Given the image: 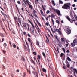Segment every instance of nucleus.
<instances>
[{
	"instance_id": "1",
	"label": "nucleus",
	"mask_w": 77,
	"mask_h": 77,
	"mask_svg": "<svg viewBox=\"0 0 77 77\" xmlns=\"http://www.w3.org/2000/svg\"><path fill=\"white\" fill-rule=\"evenodd\" d=\"M71 6V3H68L65 4L64 5L62 6L63 9H68L70 8Z\"/></svg>"
},
{
	"instance_id": "2",
	"label": "nucleus",
	"mask_w": 77,
	"mask_h": 77,
	"mask_svg": "<svg viewBox=\"0 0 77 77\" xmlns=\"http://www.w3.org/2000/svg\"><path fill=\"white\" fill-rule=\"evenodd\" d=\"M65 30L66 33H67V34L68 35L70 34V33H71V29H70L69 27H65Z\"/></svg>"
},
{
	"instance_id": "3",
	"label": "nucleus",
	"mask_w": 77,
	"mask_h": 77,
	"mask_svg": "<svg viewBox=\"0 0 77 77\" xmlns=\"http://www.w3.org/2000/svg\"><path fill=\"white\" fill-rule=\"evenodd\" d=\"M54 11H55V12H56V13H57V14L58 15H59V16H61V14H60V11H59V10H56V9H54Z\"/></svg>"
},
{
	"instance_id": "4",
	"label": "nucleus",
	"mask_w": 77,
	"mask_h": 77,
	"mask_svg": "<svg viewBox=\"0 0 77 77\" xmlns=\"http://www.w3.org/2000/svg\"><path fill=\"white\" fill-rule=\"evenodd\" d=\"M23 25L24 27H25V29L26 30V29H27V28L26 27V26H27V23H23Z\"/></svg>"
},
{
	"instance_id": "5",
	"label": "nucleus",
	"mask_w": 77,
	"mask_h": 77,
	"mask_svg": "<svg viewBox=\"0 0 77 77\" xmlns=\"http://www.w3.org/2000/svg\"><path fill=\"white\" fill-rule=\"evenodd\" d=\"M32 74H34V75H36V76L35 77H38V73L36 72H34V71H33L32 72Z\"/></svg>"
},
{
	"instance_id": "6",
	"label": "nucleus",
	"mask_w": 77,
	"mask_h": 77,
	"mask_svg": "<svg viewBox=\"0 0 77 77\" xmlns=\"http://www.w3.org/2000/svg\"><path fill=\"white\" fill-rule=\"evenodd\" d=\"M34 30H35V28L33 27H31L30 28V31L32 33H34Z\"/></svg>"
},
{
	"instance_id": "7",
	"label": "nucleus",
	"mask_w": 77,
	"mask_h": 77,
	"mask_svg": "<svg viewBox=\"0 0 77 77\" xmlns=\"http://www.w3.org/2000/svg\"><path fill=\"white\" fill-rule=\"evenodd\" d=\"M65 18H66V19H67L69 21H70L71 19H70V18H69V16H65Z\"/></svg>"
},
{
	"instance_id": "8",
	"label": "nucleus",
	"mask_w": 77,
	"mask_h": 77,
	"mask_svg": "<svg viewBox=\"0 0 77 77\" xmlns=\"http://www.w3.org/2000/svg\"><path fill=\"white\" fill-rule=\"evenodd\" d=\"M28 5L29 6V8H30L31 10L33 9V7H32V5L30 4L29 3H28Z\"/></svg>"
},
{
	"instance_id": "9",
	"label": "nucleus",
	"mask_w": 77,
	"mask_h": 77,
	"mask_svg": "<svg viewBox=\"0 0 77 77\" xmlns=\"http://www.w3.org/2000/svg\"><path fill=\"white\" fill-rule=\"evenodd\" d=\"M28 20L29 21V22L31 24L32 26V27H34V25H33V23H32V22H31L29 19H28Z\"/></svg>"
},
{
	"instance_id": "10",
	"label": "nucleus",
	"mask_w": 77,
	"mask_h": 77,
	"mask_svg": "<svg viewBox=\"0 0 77 77\" xmlns=\"http://www.w3.org/2000/svg\"><path fill=\"white\" fill-rule=\"evenodd\" d=\"M18 21L19 23H20V24L21 25V19L20 18H18Z\"/></svg>"
},
{
	"instance_id": "11",
	"label": "nucleus",
	"mask_w": 77,
	"mask_h": 77,
	"mask_svg": "<svg viewBox=\"0 0 77 77\" xmlns=\"http://www.w3.org/2000/svg\"><path fill=\"white\" fill-rule=\"evenodd\" d=\"M71 45L72 46V47H74V46L75 45V43L73 42V43H71Z\"/></svg>"
},
{
	"instance_id": "12",
	"label": "nucleus",
	"mask_w": 77,
	"mask_h": 77,
	"mask_svg": "<svg viewBox=\"0 0 77 77\" xmlns=\"http://www.w3.org/2000/svg\"><path fill=\"white\" fill-rule=\"evenodd\" d=\"M60 30H61V29L60 28H59L58 30H59L58 31V33L60 35H61L62 33H61V31H60Z\"/></svg>"
},
{
	"instance_id": "13",
	"label": "nucleus",
	"mask_w": 77,
	"mask_h": 77,
	"mask_svg": "<svg viewBox=\"0 0 77 77\" xmlns=\"http://www.w3.org/2000/svg\"><path fill=\"white\" fill-rule=\"evenodd\" d=\"M0 35L1 37H2V38H3L4 37H5V35L3 34V33H0Z\"/></svg>"
},
{
	"instance_id": "14",
	"label": "nucleus",
	"mask_w": 77,
	"mask_h": 77,
	"mask_svg": "<svg viewBox=\"0 0 77 77\" xmlns=\"http://www.w3.org/2000/svg\"><path fill=\"white\" fill-rule=\"evenodd\" d=\"M42 70H43V72H45V73H46L47 71H46V69H45L44 68H43L42 69Z\"/></svg>"
},
{
	"instance_id": "15",
	"label": "nucleus",
	"mask_w": 77,
	"mask_h": 77,
	"mask_svg": "<svg viewBox=\"0 0 77 77\" xmlns=\"http://www.w3.org/2000/svg\"><path fill=\"white\" fill-rule=\"evenodd\" d=\"M36 44L37 45H39V42L38 41H36Z\"/></svg>"
},
{
	"instance_id": "16",
	"label": "nucleus",
	"mask_w": 77,
	"mask_h": 77,
	"mask_svg": "<svg viewBox=\"0 0 77 77\" xmlns=\"http://www.w3.org/2000/svg\"><path fill=\"white\" fill-rule=\"evenodd\" d=\"M51 18H54V14H53V13H51Z\"/></svg>"
},
{
	"instance_id": "17",
	"label": "nucleus",
	"mask_w": 77,
	"mask_h": 77,
	"mask_svg": "<svg viewBox=\"0 0 77 77\" xmlns=\"http://www.w3.org/2000/svg\"><path fill=\"white\" fill-rule=\"evenodd\" d=\"M67 59L69 62H70V61H71V60L69 57H67Z\"/></svg>"
},
{
	"instance_id": "18",
	"label": "nucleus",
	"mask_w": 77,
	"mask_h": 77,
	"mask_svg": "<svg viewBox=\"0 0 77 77\" xmlns=\"http://www.w3.org/2000/svg\"><path fill=\"white\" fill-rule=\"evenodd\" d=\"M59 3H60V4H63V2H62V1L60 0L59 1Z\"/></svg>"
},
{
	"instance_id": "19",
	"label": "nucleus",
	"mask_w": 77,
	"mask_h": 77,
	"mask_svg": "<svg viewBox=\"0 0 77 77\" xmlns=\"http://www.w3.org/2000/svg\"><path fill=\"white\" fill-rule=\"evenodd\" d=\"M54 30H55V31H56V32H59V30H58V29L57 28H54Z\"/></svg>"
},
{
	"instance_id": "20",
	"label": "nucleus",
	"mask_w": 77,
	"mask_h": 77,
	"mask_svg": "<svg viewBox=\"0 0 77 77\" xmlns=\"http://www.w3.org/2000/svg\"><path fill=\"white\" fill-rule=\"evenodd\" d=\"M61 40L62 42H65V39L63 38H61Z\"/></svg>"
},
{
	"instance_id": "21",
	"label": "nucleus",
	"mask_w": 77,
	"mask_h": 77,
	"mask_svg": "<svg viewBox=\"0 0 77 77\" xmlns=\"http://www.w3.org/2000/svg\"><path fill=\"white\" fill-rule=\"evenodd\" d=\"M41 13L42 15H44V13H43V12L42 11V10H40Z\"/></svg>"
},
{
	"instance_id": "22",
	"label": "nucleus",
	"mask_w": 77,
	"mask_h": 77,
	"mask_svg": "<svg viewBox=\"0 0 77 77\" xmlns=\"http://www.w3.org/2000/svg\"><path fill=\"white\" fill-rule=\"evenodd\" d=\"M28 40L29 42H30V43H31L32 42H31V39H30V38H28Z\"/></svg>"
},
{
	"instance_id": "23",
	"label": "nucleus",
	"mask_w": 77,
	"mask_h": 77,
	"mask_svg": "<svg viewBox=\"0 0 77 77\" xmlns=\"http://www.w3.org/2000/svg\"><path fill=\"white\" fill-rule=\"evenodd\" d=\"M73 42H74L75 43H76L77 42V39H75L73 41Z\"/></svg>"
},
{
	"instance_id": "24",
	"label": "nucleus",
	"mask_w": 77,
	"mask_h": 77,
	"mask_svg": "<svg viewBox=\"0 0 77 77\" xmlns=\"http://www.w3.org/2000/svg\"><path fill=\"white\" fill-rule=\"evenodd\" d=\"M36 11H35V10H34L33 11V15H34V14H36Z\"/></svg>"
},
{
	"instance_id": "25",
	"label": "nucleus",
	"mask_w": 77,
	"mask_h": 77,
	"mask_svg": "<svg viewBox=\"0 0 77 77\" xmlns=\"http://www.w3.org/2000/svg\"><path fill=\"white\" fill-rule=\"evenodd\" d=\"M52 4L53 6H55V3H54V1H52Z\"/></svg>"
},
{
	"instance_id": "26",
	"label": "nucleus",
	"mask_w": 77,
	"mask_h": 77,
	"mask_svg": "<svg viewBox=\"0 0 77 77\" xmlns=\"http://www.w3.org/2000/svg\"><path fill=\"white\" fill-rule=\"evenodd\" d=\"M1 12L2 14L3 15H4L5 18V14H4L3 13V12H2V11H1Z\"/></svg>"
},
{
	"instance_id": "27",
	"label": "nucleus",
	"mask_w": 77,
	"mask_h": 77,
	"mask_svg": "<svg viewBox=\"0 0 77 77\" xmlns=\"http://www.w3.org/2000/svg\"><path fill=\"white\" fill-rule=\"evenodd\" d=\"M34 15L35 16V17H36L37 18H38V16L36 15V14H34Z\"/></svg>"
},
{
	"instance_id": "28",
	"label": "nucleus",
	"mask_w": 77,
	"mask_h": 77,
	"mask_svg": "<svg viewBox=\"0 0 77 77\" xmlns=\"http://www.w3.org/2000/svg\"><path fill=\"white\" fill-rule=\"evenodd\" d=\"M7 45L6 44V43H4V46H5V48H6V46H7Z\"/></svg>"
},
{
	"instance_id": "29",
	"label": "nucleus",
	"mask_w": 77,
	"mask_h": 77,
	"mask_svg": "<svg viewBox=\"0 0 77 77\" xmlns=\"http://www.w3.org/2000/svg\"><path fill=\"white\" fill-rule=\"evenodd\" d=\"M51 20H52V21L53 23V25H54V20H53V19H52Z\"/></svg>"
},
{
	"instance_id": "30",
	"label": "nucleus",
	"mask_w": 77,
	"mask_h": 77,
	"mask_svg": "<svg viewBox=\"0 0 77 77\" xmlns=\"http://www.w3.org/2000/svg\"><path fill=\"white\" fill-rule=\"evenodd\" d=\"M49 13H50V11H49V10L47 11L46 12V14H49Z\"/></svg>"
},
{
	"instance_id": "31",
	"label": "nucleus",
	"mask_w": 77,
	"mask_h": 77,
	"mask_svg": "<svg viewBox=\"0 0 77 77\" xmlns=\"http://www.w3.org/2000/svg\"><path fill=\"white\" fill-rule=\"evenodd\" d=\"M27 26H28V30H29V24H27Z\"/></svg>"
},
{
	"instance_id": "32",
	"label": "nucleus",
	"mask_w": 77,
	"mask_h": 77,
	"mask_svg": "<svg viewBox=\"0 0 77 77\" xmlns=\"http://www.w3.org/2000/svg\"><path fill=\"white\" fill-rule=\"evenodd\" d=\"M62 50H63L64 53H65V48H62Z\"/></svg>"
},
{
	"instance_id": "33",
	"label": "nucleus",
	"mask_w": 77,
	"mask_h": 77,
	"mask_svg": "<svg viewBox=\"0 0 77 77\" xmlns=\"http://www.w3.org/2000/svg\"><path fill=\"white\" fill-rule=\"evenodd\" d=\"M16 47H17V46H16V45H15V44H13L14 48H16Z\"/></svg>"
},
{
	"instance_id": "34",
	"label": "nucleus",
	"mask_w": 77,
	"mask_h": 77,
	"mask_svg": "<svg viewBox=\"0 0 77 77\" xmlns=\"http://www.w3.org/2000/svg\"><path fill=\"white\" fill-rule=\"evenodd\" d=\"M56 23H58V24H59V21H58V20H56Z\"/></svg>"
},
{
	"instance_id": "35",
	"label": "nucleus",
	"mask_w": 77,
	"mask_h": 77,
	"mask_svg": "<svg viewBox=\"0 0 77 77\" xmlns=\"http://www.w3.org/2000/svg\"><path fill=\"white\" fill-rule=\"evenodd\" d=\"M42 54L43 56H44V57H45V53H44V52L42 53Z\"/></svg>"
},
{
	"instance_id": "36",
	"label": "nucleus",
	"mask_w": 77,
	"mask_h": 77,
	"mask_svg": "<svg viewBox=\"0 0 77 77\" xmlns=\"http://www.w3.org/2000/svg\"><path fill=\"white\" fill-rule=\"evenodd\" d=\"M74 71H75L76 72V73L77 74V71L76 69H74Z\"/></svg>"
},
{
	"instance_id": "37",
	"label": "nucleus",
	"mask_w": 77,
	"mask_h": 77,
	"mask_svg": "<svg viewBox=\"0 0 77 77\" xmlns=\"http://www.w3.org/2000/svg\"><path fill=\"white\" fill-rule=\"evenodd\" d=\"M5 15L6 17L7 18H8L9 15H8V14H6Z\"/></svg>"
},
{
	"instance_id": "38",
	"label": "nucleus",
	"mask_w": 77,
	"mask_h": 77,
	"mask_svg": "<svg viewBox=\"0 0 77 77\" xmlns=\"http://www.w3.org/2000/svg\"><path fill=\"white\" fill-rule=\"evenodd\" d=\"M33 54H34V55L36 56V53L35 52H33Z\"/></svg>"
},
{
	"instance_id": "39",
	"label": "nucleus",
	"mask_w": 77,
	"mask_h": 77,
	"mask_svg": "<svg viewBox=\"0 0 77 77\" xmlns=\"http://www.w3.org/2000/svg\"><path fill=\"white\" fill-rule=\"evenodd\" d=\"M46 41L48 43V42H49V40H48V39H47L46 40Z\"/></svg>"
},
{
	"instance_id": "40",
	"label": "nucleus",
	"mask_w": 77,
	"mask_h": 77,
	"mask_svg": "<svg viewBox=\"0 0 77 77\" xmlns=\"http://www.w3.org/2000/svg\"><path fill=\"white\" fill-rule=\"evenodd\" d=\"M66 63L67 65L68 64H69V63L67 61H66Z\"/></svg>"
},
{
	"instance_id": "41",
	"label": "nucleus",
	"mask_w": 77,
	"mask_h": 77,
	"mask_svg": "<svg viewBox=\"0 0 77 77\" xmlns=\"http://www.w3.org/2000/svg\"><path fill=\"white\" fill-rule=\"evenodd\" d=\"M48 62H49L50 61V57H49V58L48 57Z\"/></svg>"
},
{
	"instance_id": "42",
	"label": "nucleus",
	"mask_w": 77,
	"mask_h": 77,
	"mask_svg": "<svg viewBox=\"0 0 77 77\" xmlns=\"http://www.w3.org/2000/svg\"><path fill=\"white\" fill-rule=\"evenodd\" d=\"M64 55L63 54V53H61V57H62V56H63V55Z\"/></svg>"
},
{
	"instance_id": "43",
	"label": "nucleus",
	"mask_w": 77,
	"mask_h": 77,
	"mask_svg": "<svg viewBox=\"0 0 77 77\" xmlns=\"http://www.w3.org/2000/svg\"><path fill=\"white\" fill-rule=\"evenodd\" d=\"M69 66H70V65L69 64H67V66L68 68H69Z\"/></svg>"
},
{
	"instance_id": "44",
	"label": "nucleus",
	"mask_w": 77,
	"mask_h": 77,
	"mask_svg": "<svg viewBox=\"0 0 77 77\" xmlns=\"http://www.w3.org/2000/svg\"><path fill=\"white\" fill-rule=\"evenodd\" d=\"M26 74L25 73H23V77H24L25 75H26Z\"/></svg>"
},
{
	"instance_id": "45",
	"label": "nucleus",
	"mask_w": 77,
	"mask_h": 77,
	"mask_svg": "<svg viewBox=\"0 0 77 77\" xmlns=\"http://www.w3.org/2000/svg\"><path fill=\"white\" fill-rule=\"evenodd\" d=\"M48 17H46V20H48Z\"/></svg>"
},
{
	"instance_id": "46",
	"label": "nucleus",
	"mask_w": 77,
	"mask_h": 77,
	"mask_svg": "<svg viewBox=\"0 0 77 77\" xmlns=\"http://www.w3.org/2000/svg\"><path fill=\"white\" fill-rule=\"evenodd\" d=\"M38 57L39 59H41V57H40V55H39L38 56Z\"/></svg>"
},
{
	"instance_id": "47",
	"label": "nucleus",
	"mask_w": 77,
	"mask_h": 77,
	"mask_svg": "<svg viewBox=\"0 0 77 77\" xmlns=\"http://www.w3.org/2000/svg\"><path fill=\"white\" fill-rule=\"evenodd\" d=\"M31 43V46L32 48L33 47V45L32 44V42L31 43Z\"/></svg>"
},
{
	"instance_id": "48",
	"label": "nucleus",
	"mask_w": 77,
	"mask_h": 77,
	"mask_svg": "<svg viewBox=\"0 0 77 77\" xmlns=\"http://www.w3.org/2000/svg\"><path fill=\"white\" fill-rule=\"evenodd\" d=\"M57 51H58V52L59 53V48H58V47H57Z\"/></svg>"
},
{
	"instance_id": "49",
	"label": "nucleus",
	"mask_w": 77,
	"mask_h": 77,
	"mask_svg": "<svg viewBox=\"0 0 77 77\" xmlns=\"http://www.w3.org/2000/svg\"><path fill=\"white\" fill-rule=\"evenodd\" d=\"M17 3H18V4H20V1H17Z\"/></svg>"
},
{
	"instance_id": "50",
	"label": "nucleus",
	"mask_w": 77,
	"mask_h": 77,
	"mask_svg": "<svg viewBox=\"0 0 77 77\" xmlns=\"http://www.w3.org/2000/svg\"><path fill=\"white\" fill-rule=\"evenodd\" d=\"M24 3H23L24 5L25 6H26V2H24Z\"/></svg>"
},
{
	"instance_id": "51",
	"label": "nucleus",
	"mask_w": 77,
	"mask_h": 77,
	"mask_svg": "<svg viewBox=\"0 0 77 77\" xmlns=\"http://www.w3.org/2000/svg\"><path fill=\"white\" fill-rule=\"evenodd\" d=\"M22 60H25L24 59V57H22Z\"/></svg>"
},
{
	"instance_id": "52",
	"label": "nucleus",
	"mask_w": 77,
	"mask_h": 77,
	"mask_svg": "<svg viewBox=\"0 0 77 77\" xmlns=\"http://www.w3.org/2000/svg\"><path fill=\"white\" fill-rule=\"evenodd\" d=\"M5 40V39L3 38L2 39V40L1 41L2 42H3V41Z\"/></svg>"
},
{
	"instance_id": "53",
	"label": "nucleus",
	"mask_w": 77,
	"mask_h": 77,
	"mask_svg": "<svg viewBox=\"0 0 77 77\" xmlns=\"http://www.w3.org/2000/svg\"><path fill=\"white\" fill-rule=\"evenodd\" d=\"M66 52L67 53H69V50H67L66 51Z\"/></svg>"
},
{
	"instance_id": "54",
	"label": "nucleus",
	"mask_w": 77,
	"mask_h": 77,
	"mask_svg": "<svg viewBox=\"0 0 77 77\" xmlns=\"http://www.w3.org/2000/svg\"><path fill=\"white\" fill-rule=\"evenodd\" d=\"M70 23H73V20H72L71 21H70Z\"/></svg>"
},
{
	"instance_id": "55",
	"label": "nucleus",
	"mask_w": 77,
	"mask_h": 77,
	"mask_svg": "<svg viewBox=\"0 0 77 77\" xmlns=\"http://www.w3.org/2000/svg\"><path fill=\"white\" fill-rule=\"evenodd\" d=\"M28 36H29V37H31L30 35V34H28Z\"/></svg>"
},
{
	"instance_id": "56",
	"label": "nucleus",
	"mask_w": 77,
	"mask_h": 77,
	"mask_svg": "<svg viewBox=\"0 0 77 77\" xmlns=\"http://www.w3.org/2000/svg\"><path fill=\"white\" fill-rule=\"evenodd\" d=\"M46 26H48V23H46Z\"/></svg>"
},
{
	"instance_id": "57",
	"label": "nucleus",
	"mask_w": 77,
	"mask_h": 77,
	"mask_svg": "<svg viewBox=\"0 0 77 77\" xmlns=\"http://www.w3.org/2000/svg\"><path fill=\"white\" fill-rule=\"evenodd\" d=\"M72 6H73V7H75V4H73V5H72Z\"/></svg>"
},
{
	"instance_id": "58",
	"label": "nucleus",
	"mask_w": 77,
	"mask_h": 77,
	"mask_svg": "<svg viewBox=\"0 0 77 77\" xmlns=\"http://www.w3.org/2000/svg\"><path fill=\"white\" fill-rule=\"evenodd\" d=\"M70 15L72 17V13H70Z\"/></svg>"
},
{
	"instance_id": "59",
	"label": "nucleus",
	"mask_w": 77,
	"mask_h": 77,
	"mask_svg": "<svg viewBox=\"0 0 77 77\" xmlns=\"http://www.w3.org/2000/svg\"><path fill=\"white\" fill-rule=\"evenodd\" d=\"M31 17H32V18L34 17H33V15H32V14H31Z\"/></svg>"
},
{
	"instance_id": "60",
	"label": "nucleus",
	"mask_w": 77,
	"mask_h": 77,
	"mask_svg": "<svg viewBox=\"0 0 77 77\" xmlns=\"http://www.w3.org/2000/svg\"><path fill=\"white\" fill-rule=\"evenodd\" d=\"M66 47H67L68 46V44H66Z\"/></svg>"
},
{
	"instance_id": "61",
	"label": "nucleus",
	"mask_w": 77,
	"mask_h": 77,
	"mask_svg": "<svg viewBox=\"0 0 77 77\" xmlns=\"http://www.w3.org/2000/svg\"><path fill=\"white\" fill-rule=\"evenodd\" d=\"M2 51L4 53H6V51L5 50Z\"/></svg>"
},
{
	"instance_id": "62",
	"label": "nucleus",
	"mask_w": 77,
	"mask_h": 77,
	"mask_svg": "<svg viewBox=\"0 0 77 77\" xmlns=\"http://www.w3.org/2000/svg\"><path fill=\"white\" fill-rule=\"evenodd\" d=\"M26 33H26V32H23V34H24V35H26Z\"/></svg>"
},
{
	"instance_id": "63",
	"label": "nucleus",
	"mask_w": 77,
	"mask_h": 77,
	"mask_svg": "<svg viewBox=\"0 0 77 77\" xmlns=\"http://www.w3.org/2000/svg\"><path fill=\"white\" fill-rule=\"evenodd\" d=\"M32 62L35 65V62L33 61L32 60Z\"/></svg>"
},
{
	"instance_id": "64",
	"label": "nucleus",
	"mask_w": 77,
	"mask_h": 77,
	"mask_svg": "<svg viewBox=\"0 0 77 77\" xmlns=\"http://www.w3.org/2000/svg\"><path fill=\"white\" fill-rule=\"evenodd\" d=\"M4 5L5 6H6V4L5 3H4Z\"/></svg>"
}]
</instances>
